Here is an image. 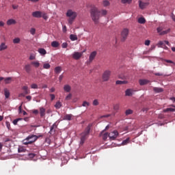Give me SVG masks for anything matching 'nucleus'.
Segmentation results:
<instances>
[{"label": "nucleus", "instance_id": "4468645a", "mask_svg": "<svg viewBox=\"0 0 175 175\" xmlns=\"http://www.w3.org/2000/svg\"><path fill=\"white\" fill-rule=\"evenodd\" d=\"M100 136H103V140H107V137H109V133H105V131H103L100 133Z\"/></svg>", "mask_w": 175, "mask_h": 175}, {"label": "nucleus", "instance_id": "4d7b16f0", "mask_svg": "<svg viewBox=\"0 0 175 175\" xmlns=\"http://www.w3.org/2000/svg\"><path fill=\"white\" fill-rule=\"evenodd\" d=\"M49 96L51 97V100H54V99H55V95L53 94H49Z\"/></svg>", "mask_w": 175, "mask_h": 175}, {"label": "nucleus", "instance_id": "dca6fc26", "mask_svg": "<svg viewBox=\"0 0 175 175\" xmlns=\"http://www.w3.org/2000/svg\"><path fill=\"white\" fill-rule=\"evenodd\" d=\"M14 24H17V21L13 18L7 21V25H14Z\"/></svg>", "mask_w": 175, "mask_h": 175}, {"label": "nucleus", "instance_id": "6e6552de", "mask_svg": "<svg viewBox=\"0 0 175 175\" xmlns=\"http://www.w3.org/2000/svg\"><path fill=\"white\" fill-rule=\"evenodd\" d=\"M98 53L96 52V51H94L93 52H92L89 56V62L91 63L92 62V61H94L95 59V57H96Z\"/></svg>", "mask_w": 175, "mask_h": 175}, {"label": "nucleus", "instance_id": "6ab92c4d", "mask_svg": "<svg viewBox=\"0 0 175 175\" xmlns=\"http://www.w3.org/2000/svg\"><path fill=\"white\" fill-rule=\"evenodd\" d=\"M4 95L5 96V99H9L10 96V91H9L8 88H4Z\"/></svg>", "mask_w": 175, "mask_h": 175}, {"label": "nucleus", "instance_id": "680f3d73", "mask_svg": "<svg viewBox=\"0 0 175 175\" xmlns=\"http://www.w3.org/2000/svg\"><path fill=\"white\" fill-rule=\"evenodd\" d=\"M154 76H163V74L161 72H155Z\"/></svg>", "mask_w": 175, "mask_h": 175}, {"label": "nucleus", "instance_id": "09e8293b", "mask_svg": "<svg viewBox=\"0 0 175 175\" xmlns=\"http://www.w3.org/2000/svg\"><path fill=\"white\" fill-rule=\"evenodd\" d=\"M157 31L158 32V33H159V35L161 34V32H162V31H163V27H159L157 29Z\"/></svg>", "mask_w": 175, "mask_h": 175}, {"label": "nucleus", "instance_id": "5701e85b", "mask_svg": "<svg viewBox=\"0 0 175 175\" xmlns=\"http://www.w3.org/2000/svg\"><path fill=\"white\" fill-rule=\"evenodd\" d=\"M139 83L141 85H146V84H148V83H150V81L147 79H140L139 81Z\"/></svg>", "mask_w": 175, "mask_h": 175}, {"label": "nucleus", "instance_id": "423d86ee", "mask_svg": "<svg viewBox=\"0 0 175 175\" xmlns=\"http://www.w3.org/2000/svg\"><path fill=\"white\" fill-rule=\"evenodd\" d=\"M118 137V131H113V132H111L109 134V137L111 139V140H116L117 137Z\"/></svg>", "mask_w": 175, "mask_h": 175}, {"label": "nucleus", "instance_id": "338daca9", "mask_svg": "<svg viewBox=\"0 0 175 175\" xmlns=\"http://www.w3.org/2000/svg\"><path fill=\"white\" fill-rule=\"evenodd\" d=\"M26 99L29 100H31V99H32V96H26Z\"/></svg>", "mask_w": 175, "mask_h": 175}, {"label": "nucleus", "instance_id": "37998d69", "mask_svg": "<svg viewBox=\"0 0 175 175\" xmlns=\"http://www.w3.org/2000/svg\"><path fill=\"white\" fill-rule=\"evenodd\" d=\"M82 106L83 107H88V106H90V103H88L87 101H83Z\"/></svg>", "mask_w": 175, "mask_h": 175}, {"label": "nucleus", "instance_id": "0e129e2a", "mask_svg": "<svg viewBox=\"0 0 175 175\" xmlns=\"http://www.w3.org/2000/svg\"><path fill=\"white\" fill-rule=\"evenodd\" d=\"M159 118H160L161 120H163V118H165V116H163V114H160L159 115Z\"/></svg>", "mask_w": 175, "mask_h": 175}, {"label": "nucleus", "instance_id": "8fccbe9b", "mask_svg": "<svg viewBox=\"0 0 175 175\" xmlns=\"http://www.w3.org/2000/svg\"><path fill=\"white\" fill-rule=\"evenodd\" d=\"M23 90H24L25 93L26 94H29V92H28V86H23Z\"/></svg>", "mask_w": 175, "mask_h": 175}, {"label": "nucleus", "instance_id": "1a4fd4ad", "mask_svg": "<svg viewBox=\"0 0 175 175\" xmlns=\"http://www.w3.org/2000/svg\"><path fill=\"white\" fill-rule=\"evenodd\" d=\"M148 5H150V3H148V2L144 3V2L142 1V0L139 1V6L140 9H142V10L144 9H146V8H147V6H148Z\"/></svg>", "mask_w": 175, "mask_h": 175}, {"label": "nucleus", "instance_id": "f257e3e1", "mask_svg": "<svg viewBox=\"0 0 175 175\" xmlns=\"http://www.w3.org/2000/svg\"><path fill=\"white\" fill-rule=\"evenodd\" d=\"M100 14L101 16H106V14H107V10H98V8H92L91 10L90 16L94 24H99V18H100Z\"/></svg>", "mask_w": 175, "mask_h": 175}, {"label": "nucleus", "instance_id": "ea45409f", "mask_svg": "<svg viewBox=\"0 0 175 175\" xmlns=\"http://www.w3.org/2000/svg\"><path fill=\"white\" fill-rule=\"evenodd\" d=\"M43 68L44 69H50L51 68L50 64L49 63L44 64Z\"/></svg>", "mask_w": 175, "mask_h": 175}, {"label": "nucleus", "instance_id": "864d4df0", "mask_svg": "<svg viewBox=\"0 0 175 175\" xmlns=\"http://www.w3.org/2000/svg\"><path fill=\"white\" fill-rule=\"evenodd\" d=\"M159 46H160L161 47H163V46H165V41H159Z\"/></svg>", "mask_w": 175, "mask_h": 175}, {"label": "nucleus", "instance_id": "c85d7f7f", "mask_svg": "<svg viewBox=\"0 0 175 175\" xmlns=\"http://www.w3.org/2000/svg\"><path fill=\"white\" fill-rule=\"evenodd\" d=\"M116 85H122V84H128V81H116Z\"/></svg>", "mask_w": 175, "mask_h": 175}, {"label": "nucleus", "instance_id": "20e7f679", "mask_svg": "<svg viewBox=\"0 0 175 175\" xmlns=\"http://www.w3.org/2000/svg\"><path fill=\"white\" fill-rule=\"evenodd\" d=\"M110 76H111V71L109 70H105L102 75L103 81H109L110 80Z\"/></svg>", "mask_w": 175, "mask_h": 175}, {"label": "nucleus", "instance_id": "c756f323", "mask_svg": "<svg viewBox=\"0 0 175 175\" xmlns=\"http://www.w3.org/2000/svg\"><path fill=\"white\" fill-rule=\"evenodd\" d=\"M163 113H167L168 111L174 112V108H166L163 110Z\"/></svg>", "mask_w": 175, "mask_h": 175}, {"label": "nucleus", "instance_id": "2f4dec72", "mask_svg": "<svg viewBox=\"0 0 175 175\" xmlns=\"http://www.w3.org/2000/svg\"><path fill=\"white\" fill-rule=\"evenodd\" d=\"M70 40H72V42H75V40H77V36L74 35V34H71L70 36Z\"/></svg>", "mask_w": 175, "mask_h": 175}, {"label": "nucleus", "instance_id": "4c0bfd02", "mask_svg": "<svg viewBox=\"0 0 175 175\" xmlns=\"http://www.w3.org/2000/svg\"><path fill=\"white\" fill-rule=\"evenodd\" d=\"M103 5L106 8V6H109V5H110V2L107 0H105L103 1Z\"/></svg>", "mask_w": 175, "mask_h": 175}, {"label": "nucleus", "instance_id": "e2e57ef3", "mask_svg": "<svg viewBox=\"0 0 175 175\" xmlns=\"http://www.w3.org/2000/svg\"><path fill=\"white\" fill-rule=\"evenodd\" d=\"M33 114H39V111L38 109H34L33 111Z\"/></svg>", "mask_w": 175, "mask_h": 175}, {"label": "nucleus", "instance_id": "bf43d9fd", "mask_svg": "<svg viewBox=\"0 0 175 175\" xmlns=\"http://www.w3.org/2000/svg\"><path fill=\"white\" fill-rule=\"evenodd\" d=\"M165 62L167 64H173V65H175V63L172 60L165 59Z\"/></svg>", "mask_w": 175, "mask_h": 175}, {"label": "nucleus", "instance_id": "ddd939ff", "mask_svg": "<svg viewBox=\"0 0 175 175\" xmlns=\"http://www.w3.org/2000/svg\"><path fill=\"white\" fill-rule=\"evenodd\" d=\"M55 129H57V124L55 123L51 127V130L49 131L50 135H54V133H55Z\"/></svg>", "mask_w": 175, "mask_h": 175}, {"label": "nucleus", "instance_id": "c03bdc74", "mask_svg": "<svg viewBox=\"0 0 175 175\" xmlns=\"http://www.w3.org/2000/svg\"><path fill=\"white\" fill-rule=\"evenodd\" d=\"M21 118H17L13 120L12 124H14V125H17V122H18L19 121H21Z\"/></svg>", "mask_w": 175, "mask_h": 175}, {"label": "nucleus", "instance_id": "0eeeda50", "mask_svg": "<svg viewBox=\"0 0 175 175\" xmlns=\"http://www.w3.org/2000/svg\"><path fill=\"white\" fill-rule=\"evenodd\" d=\"M83 57V52H74L72 55V57L74 59L78 60Z\"/></svg>", "mask_w": 175, "mask_h": 175}, {"label": "nucleus", "instance_id": "5fc2aeb1", "mask_svg": "<svg viewBox=\"0 0 175 175\" xmlns=\"http://www.w3.org/2000/svg\"><path fill=\"white\" fill-rule=\"evenodd\" d=\"M28 155H29V157L31 159H32L33 158H35V156H36V154H35L34 153H29Z\"/></svg>", "mask_w": 175, "mask_h": 175}, {"label": "nucleus", "instance_id": "a211bd4d", "mask_svg": "<svg viewBox=\"0 0 175 175\" xmlns=\"http://www.w3.org/2000/svg\"><path fill=\"white\" fill-rule=\"evenodd\" d=\"M7 49H8V45H6V43L1 42L0 44V51H3L5 50H7Z\"/></svg>", "mask_w": 175, "mask_h": 175}, {"label": "nucleus", "instance_id": "9b49d317", "mask_svg": "<svg viewBox=\"0 0 175 175\" xmlns=\"http://www.w3.org/2000/svg\"><path fill=\"white\" fill-rule=\"evenodd\" d=\"M87 135L86 134L84 133H81V142H80V145L83 146L85 142V140L87 139Z\"/></svg>", "mask_w": 175, "mask_h": 175}, {"label": "nucleus", "instance_id": "393cba45", "mask_svg": "<svg viewBox=\"0 0 175 175\" xmlns=\"http://www.w3.org/2000/svg\"><path fill=\"white\" fill-rule=\"evenodd\" d=\"M70 90H72V88L70 87V85H65L64 86V90L66 92H70Z\"/></svg>", "mask_w": 175, "mask_h": 175}, {"label": "nucleus", "instance_id": "6e6d98bb", "mask_svg": "<svg viewBox=\"0 0 175 175\" xmlns=\"http://www.w3.org/2000/svg\"><path fill=\"white\" fill-rule=\"evenodd\" d=\"M62 49H66V47H68V42H64L62 44Z\"/></svg>", "mask_w": 175, "mask_h": 175}, {"label": "nucleus", "instance_id": "49530a36", "mask_svg": "<svg viewBox=\"0 0 175 175\" xmlns=\"http://www.w3.org/2000/svg\"><path fill=\"white\" fill-rule=\"evenodd\" d=\"M31 88H33V90H38V87L37 84L33 83L31 85Z\"/></svg>", "mask_w": 175, "mask_h": 175}, {"label": "nucleus", "instance_id": "13d9d810", "mask_svg": "<svg viewBox=\"0 0 175 175\" xmlns=\"http://www.w3.org/2000/svg\"><path fill=\"white\" fill-rule=\"evenodd\" d=\"M36 57H35V55H31L30 56H29V59H30V61H33V59H36Z\"/></svg>", "mask_w": 175, "mask_h": 175}, {"label": "nucleus", "instance_id": "b1692460", "mask_svg": "<svg viewBox=\"0 0 175 175\" xmlns=\"http://www.w3.org/2000/svg\"><path fill=\"white\" fill-rule=\"evenodd\" d=\"M30 65H32L34 68H39V66H40V63L38 61H33L31 62Z\"/></svg>", "mask_w": 175, "mask_h": 175}, {"label": "nucleus", "instance_id": "c9c22d12", "mask_svg": "<svg viewBox=\"0 0 175 175\" xmlns=\"http://www.w3.org/2000/svg\"><path fill=\"white\" fill-rule=\"evenodd\" d=\"M21 40L20 39V38H16L13 40V43L14 44H18V43H20Z\"/></svg>", "mask_w": 175, "mask_h": 175}, {"label": "nucleus", "instance_id": "a18cd8bd", "mask_svg": "<svg viewBox=\"0 0 175 175\" xmlns=\"http://www.w3.org/2000/svg\"><path fill=\"white\" fill-rule=\"evenodd\" d=\"M122 3H131L132 0H121Z\"/></svg>", "mask_w": 175, "mask_h": 175}, {"label": "nucleus", "instance_id": "3c124183", "mask_svg": "<svg viewBox=\"0 0 175 175\" xmlns=\"http://www.w3.org/2000/svg\"><path fill=\"white\" fill-rule=\"evenodd\" d=\"M36 32V29H35V28H31L30 29V33H31V35H35Z\"/></svg>", "mask_w": 175, "mask_h": 175}, {"label": "nucleus", "instance_id": "7ed1b4c3", "mask_svg": "<svg viewBox=\"0 0 175 175\" xmlns=\"http://www.w3.org/2000/svg\"><path fill=\"white\" fill-rule=\"evenodd\" d=\"M36 140H38V137H36V135H29L26 139L23 140V144L25 146H28V144H32V143H35Z\"/></svg>", "mask_w": 175, "mask_h": 175}, {"label": "nucleus", "instance_id": "58836bf2", "mask_svg": "<svg viewBox=\"0 0 175 175\" xmlns=\"http://www.w3.org/2000/svg\"><path fill=\"white\" fill-rule=\"evenodd\" d=\"M169 32H170V29H168L165 31H162L161 33H160V35H166V33H169Z\"/></svg>", "mask_w": 175, "mask_h": 175}, {"label": "nucleus", "instance_id": "052dcab7", "mask_svg": "<svg viewBox=\"0 0 175 175\" xmlns=\"http://www.w3.org/2000/svg\"><path fill=\"white\" fill-rule=\"evenodd\" d=\"M150 41L148 40H146L145 41V45H146V46H150Z\"/></svg>", "mask_w": 175, "mask_h": 175}, {"label": "nucleus", "instance_id": "f704fd0d", "mask_svg": "<svg viewBox=\"0 0 175 175\" xmlns=\"http://www.w3.org/2000/svg\"><path fill=\"white\" fill-rule=\"evenodd\" d=\"M130 114H133V110L132 109H126L125 111L126 116H130Z\"/></svg>", "mask_w": 175, "mask_h": 175}, {"label": "nucleus", "instance_id": "473e14b6", "mask_svg": "<svg viewBox=\"0 0 175 175\" xmlns=\"http://www.w3.org/2000/svg\"><path fill=\"white\" fill-rule=\"evenodd\" d=\"M62 107V103H61V102L59 101H57L55 105V109H61Z\"/></svg>", "mask_w": 175, "mask_h": 175}, {"label": "nucleus", "instance_id": "72a5a7b5", "mask_svg": "<svg viewBox=\"0 0 175 175\" xmlns=\"http://www.w3.org/2000/svg\"><path fill=\"white\" fill-rule=\"evenodd\" d=\"M61 70H62V69L61 68L60 66H57L55 68V72L57 73V75L61 73Z\"/></svg>", "mask_w": 175, "mask_h": 175}, {"label": "nucleus", "instance_id": "774afa93", "mask_svg": "<svg viewBox=\"0 0 175 175\" xmlns=\"http://www.w3.org/2000/svg\"><path fill=\"white\" fill-rule=\"evenodd\" d=\"M63 29V32H66V26L64 25V26L63 27V29Z\"/></svg>", "mask_w": 175, "mask_h": 175}, {"label": "nucleus", "instance_id": "de8ad7c7", "mask_svg": "<svg viewBox=\"0 0 175 175\" xmlns=\"http://www.w3.org/2000/svg\"><path fill=\"white\" fill-rule=\"evenodd\" d=\"M129 143V138L126 139L122 142V146H125Z\"/></svg>", "mask_w": 175, "mask_h": 175}, {"label": "nucleus", "instance_id": "a878e982", "mask_svg": "<svg viewBox=\"0 0 175 175\" xmlns=\"http://www.w3.org/2000/svg\"><path fill=\"white\" fill-rule=\"evenodd\" d=\"M38 53H40L41 55H46V54H47V51H46L45 49L42 48L38 49Z\"/></svg>", "mask_w": 175, "mask_h": 175}, {"label": "nucleus", "instance_id": "39448f33", "mask_svg": "<svg viewBox=\"0 0 175 175\" xmlns=\"http://www.w3.org/2000/svg\"><path fill=\"white\" fill-rule=\"evenodd\" d=\"M128 35H129V29L126 28L123 29L121 33L122 40H123V42L126 40Z\"/></svg>", "mask_w": 175, "mask_h": 175}, {"label": "nucleus", "instance_id": "f03ea898", "mask_svg": "<svg viewBox=\"0 0 175 175\" xmlns=\"http://www.w3.org/2000/svg\"><path fill=\"white\" fill-rule=\"evenodd\" d=\"M66 16L69 18L68 23L72 25V24H73V21H75L76 17H77V13L73 12L72 10H69L67 11Z\"/></svg>", "mask_w": 175, "mask_h": 175}, {"label": "nucleus", "instance_id": "e433bc0d", "mask_svg": "<svg viewBox=\"0 0 175 175\" xmlns=\"http://www.w3.org/2000/svg\"><path fill=\"white\" fill-rule=\"evenodd\" d=\"M42 18H44V20H48L49 19V16H47V14H46L45 12L42 13Z\"/></svg>", "mask_w": 175, "mask_h": 175}, {"label": "nucleus", "instance_id": "bb28decb", "mask_svg": "<svg viewBox=\"0 0 175 175\" xmlns=\"http://www.w3.org/2000/svg\"><path fill=\"white\" fill-rule=\"evenodd\" d=\"M64 120H66L67 121H71L72 120V114H66L64 117Z\"/></svg>", "mask_w": 175, "mask_h": 175}, {"label": "nucleus", "instance_id": "cd10ccee", "mask_svg": "<svg viewBox=\"0 0 175 175\" xmlns=\"http://www.w3.org/2000/svg\"><path fill=\"white\" fill-rule=\"evenodd\" d=\"M51 46H52V47H55V48L59 47V42H58L57 41H53L51 42Z\"/></svg>", "mask_w": 175, "mask_h": 175}, {"label": "nucleus", "instance_id": "f3484780", "mask_svg": "<svg viewBox=\"0 0 175 175\" xmlns=\"http://www.w3.org/2000/svg\"><path fill=\"white\" fill-rule=\"evenodd\" d=\"M13 81V77H9L4 78V83L5 84H10Z\"/></svg>", "mask_w": 175, "mask_h": 175}, {"label": "nucleus", "instance_id": "aec40b11", "mask_svg": "<svg viewBox=\"0 0 175 175\" xmlns=\"http://www.w3.org/2000/svg\"><path fill=\"white\" fill-rule=\"evenodd\" d=\"M25 70L27 73H31V70H32L31 64H26L25 66Z\"/></svg>", "mask_w": 175, "mask_h": 175}, {"label": "nucleus", "instance_id": "7c9ffc66", "mask_svg": "<svg viewBox=\"0 0 175 175\" xmlns=\"http://www.w3.org/2000/svg\"><path fill=\"white\" fill-rule=\"evenodd\" d=\"M139 24H145L146 23V18L141 17L138 19Z\"/></svg>", "mask_w": 175, "mask_h": 175}, {"label": "nucleus", "instance_id": "f8f14e48", "mask_svg": "<svg viewBox=\"0 0 175 175\" xmlns=\"http://www.w3.org/2000/svg\"><path fill=\"white\" fill-rule=\"evenodd\" d=\"M92 126V124H89L88 126L86 127V129H85V131L82 133L88 135H90V132L91 131V127Z\"/></svg>", "mask_w": 175, "mask_h": 175}, {"label": "nucleus", "instance_id": "2eb2a0df", "mask_svg": "<svg viewBox=\"0 0 175 175\" xmlns=\"http://www.w3.org/2000/svg\"><path fill=\"white\" fill-rule=\"evenodd\" d=\"M133 95V90L132 89H127L125 91L126 96H132Z\"/></svg>", "mask_w": 175, "mask_h": 175}, {"label": "nucleus", "instance_id": "a19ab883", "mask_svg": "<svg viewBox=\"0 0 175 175\" xmlns=\"http://www.w3.org/2000/svg\"><path fill=\"white\" fill-rule=\"evenodd\" d=\"M93 106H98L99 105V100L98 99H95L92 103Z\"/></svg>", "mask_w": 175, "mask_h": 175}, {"label": "nucleus", "instance_id": "412c9836", "mask_svg": "<svg viewBox=\"0 0 175 175\" xmlns=\"http://www.w3.org/2000/svg\"><path fill=\"white\" fill-rule=\"evenodd\" d=\"M153 91L156 92V94H159L161 92H163V89L162 88H153Z\"/></svg>", "mask_w": 175, "mask_h": 175}, {"label": "nucleus", "instance_id": "603ef678", "mask_svg": "<svg viewBox=\"0 0 175 175\" xmlns=\"http://www.w3.org/2000/svg\"><path fill=\"white\" fill-rule=\"evenodd\" d=\"M72 99V94H69L66 97V100H70Z\"/></svg>", "mask_w": 175, "mask_h": 175}, {"label": "nucleus", "instance_id": "79ce46f5", "mask_svg": "<svg viewBox=\"0 0 175 175\" xmlns=\"http://www.w3.org/2000/svg\"><path fill=\"white\" fill-rule=\"evenodd\" d=\"M113 110H116V111L120 110V104H116L113 106Z\"/></svg>", "mask_w": 175, "mask_h": 175}, {"label": "nucleus", "instance_id": "4be33fe9", "mask_svg": "<svg viewBox=\"0 0 175 175\" xmlns=\"http://www.w3.org/2000/svg\"><path fill=\"white\" fill-rule=\"evenodd\" d=\"M40 117H44L46 116V109L44 107H40Z\"/></svg>", "mask_w": 175, "mask_h": 175}, {"label": "nucleus", "instance_id": "9d476101", "mask_svg": "<svg viewBox=\"0 0 175 175\" xmlns=\"http://www.w3.org/2000/svg\"><path fill=\"white\" fill-rule=\"evenodd\" d=\"M42 12L40 11H35L32 12L31 16L36 18H40L42 17Z\"/></svg>", "mask_w": 175, "mask_h": 175}, {"label": "nucleus", "instance_id": "69168bd1", "mask_svg": "<svg viewBox=\"0 0 175 175\" xmlns=\"http://www.w3.org/2000/svg\"><path fill=\"white\" fill-rule=\"evenodd\" d=\"M64 79V75H60L59 77V81H62V79Z\"/></svg>", "mask_w": 175, "mask_h": 175}]
</instances>
